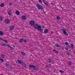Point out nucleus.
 <instances>
[{
    "mask_svg": "<svg viewBox=\"0 0 75 75\" xmlns=\"http://www.w3.org/2000/svg\"><path fill=\"white\" fill-rule=\"evenodd\" d=\"M14 28V26L11 25L10 27V30H13V28Z\"/></svg>",
    "mask_w": 75,
    "mask_h": 75,
    "instance_id": "12",
    "label": "nucleus"
},
{
    "mask_svg": "<svg viewBox=\"0 0 75 75\" xmlns=\"http://www.w3.org/2000/svg\"><path fill=\"white\" fill-rule=\"evenodd\" d=\"M61 49H62V50H64V47H62Z\"/></svg>",
    "mask_w": 75,
    "mask_h": 75,
    "instance_id": "38",
    "label": "nucleus"
},
{
    "mask_svg": "<svg viewBox=\"0 0 75 75\" xmlns=\"http://www.w3.org/2000/svg\"><path fill=\"white\" fill-rule=\"evenodd\" d=\"M49 63H51V61L50 60L49 61Z\"/></svg>",
    "mask_w": 75,
    "mask_h": 75,
    "instance_id": "43",
    "label": "nucleus"
},
{
    "mask_svg": "<svg viewBox=\"0 0 75 75\" xmlns=\"http://www.w3.org/2000/svg\"><path fill=\"white\" fill-rule=\"evenodd\" d=\"M39 1L40 2V3H42V1L41 0H39Z\"/></svg>",
    "mask_w": 75,
    "mask_h": 75,
    "instance_id": "32",
    "label": "nucleus"
},
{
    "mask_svg": "<svg viewBox=\"0 0 75 75\" xmlns=\"http://www.w3.org/2000/svg\"><path fill=\"white\" fill-rule=\"evenodd\" d=\"M0 40H2L3 41V40H4L3 39H2V38H0Z\"/></svg>",
    "mask_w": 75,
    "mask_h": 75,
    "instance_id": "37",
    "label": "nucleus"
},
{
    "mask_svg": "<svg viewBox=\"0 0 75 75\" xmlns=\"http://www.w3.org/2000/svg\"><path fill=\"white\" fill-rule=\"evenodd\" d=\"M36 6L37 7H38V9H39V10H40V9H41V10H42L43 11L44 13L45 12L44 10L43 9V7L42 6H41V5L40 4H37Z\"/></svg>",
    "mask_w": 75,
    "mask_h": 75,
    "instance_id": "3",
    "label": "nucleus"
},
{
    "mask_svg": "<svg viewBox=\"0 0 75 75\" xmlns=\"http://www.w3.org/2000/svg\"><path fill=\"white\" fill-rule=\"evenodd\" d=\"M29 67L33 68H34L33 69L35 71H38V68L35 67V66H34L32 64H30L29 65Z\"/></svg>",
    "mask_w": 75,
    "mask_h": 75,
    "instance_id": "4",
    "label": "nucleus"
},
{
    "mask_svg": "<svg viewBox=\"0 0 75 75\" xmlns=\"http://www.w3.org/2000/svg\"><path fill=\"white\" fill-rule=\"evenodd\" d=\"M23 41L25 42H27V41L25 40V39H24L23 38H22V39H20V41H19V42L21 43Z\"/></svg>",
    "mask_w": 75,
    "mask_h": 75,
    "instance_id": "7",
    "label": "nucleus"
},
{
    "mask_svg": "<svg viewBox=\"0 0 75 75\" xmlns=\"http://www.w3.org/2000/svg\"><path fill=\"white\" fill-rule=\"evenodd\" d=\"M51 62H52V64H53V63H54V61H53V60H52Z\"/></svg>",
    "mask_w": 75,
    "mask_h": 75,
    "instance_id": "35",
    "label": "nucleus"
},
{
    "mask_svg": "<svg viewBox=\"0 0 75 75\" xmlns=\"http://www.w3.org/2000/svg\"><path fill=\"white\" fill-rule=\"evenodd\" d=\"M55 46L57 47H61L60 45H59L57 43H56L55 44Z\"/></svg>",
    "mask_w": 75,
    "mask_h": 75,
    "instance_id": "15",
    "label": "nucleus"
},
{
    "mask_svg": "<svg viewBox=\"0 0 75 75\" xmlns=\"http://www.w3.org/2000/svg\"><path fill=\"white\" fill-rule=\"evenodd\" d=\"M3 18L2 17L0 16V21H1L3 20Z\"/></svg>",
    "mask_w": 75,
    "mask_h": 75,
    "instance_id": "28",
    "label": "nucleus"
},
{
    "mask_svg": "<svg viewBox=\"0 0 75 75\" xmlns=\"http://www.w3.org/2000/svg\"><path fill=\"white\" fill-rule=\"evenodd\" d=\"M42 28H44V26L43 25L42 26Z\"/></svg>",
    "mask_w": 75,
    "mask_h": 75,
    "instance_id": "40",
    "label": "nucleus"
},
{
    "mask_svg": "<svg viewBox=\"0 0 75 75\" xmlns=\"http://www.w3.org/2000/svg\"><path fill=\"white\" fill-rule=\"evenodd\" d=\"M65 45H69V43H68V42H65Z\"/></svg>",
    "mask_w": 75,
    "mask_h": 75,
    "instance_id": "30",
    "label": "nucleus"
},
{
    "mask_svg": "<svg viewBox=\"0 0 75 75\" xmlns=\"http://www.w3.org/2000/svg\"><path fill=\"white\" fill-rule=\"evenodd\" d=\"M5 23L6 24H8L10 23V20L8 19H6L5 20Z\"/></svg>",
    "mask_w": 75,
    "mask_h": 75,
    "instance_id": "6",
    "label": "nucleus"
},
{
    "mask_svg": "<svg viewBox=\"0 0 75 75\" xmlns=\"http://www.w3.org/2000/svg\"><path fill=\"white\" fill-rule=\"evenodd\" d=\"M67 64L68 65H69V66H71V64H72V62H71V61L68 62Z\"/></svg>",
    "mask_w": 75,
    "mask_h": 75,
    "instance_id": "13",
    "label": "nucleus"
},
{
    "mask_svg": "<svg viewBox=\"0 0 75 75\" xmlns=\"http://www.w3.org/2000/svg\"><path fill=\"white\" fill-rule=\"evenodd\" d=\"M15 13L17 14V15H19L20 14L19 11H16L15 12Z\"/></svg>",
    "mask_w": 75,
    "mask_h": 75,
    "instance_id": "14",
    "label": "nucleus"
},
{
    "mask_svg": "<svg viewBox=\"0 0 75 75\" xmlns=\"http://www.w3.org/2000/svg\"><path fill=\"white\" fill-rule=\"evenodd\" d=\"M3 34H4V33L2 32L1 31H0V35H3Z\"/></svg>",
    "mask_w": 75,
    "mask_h": 75,
    "instance_id": "20",
    "label": "nucleus"
},
{
    "mask_svg": "<svg viewBox=\"0 0 75 75\" xmlns=\"http://www.w3.org/2000/svg\"><path fill=\"white\" fill-rule=\"evenodd\" d=\"M21 18L23 20H27V17L25 16H22L21 17Z\"/></svg>",
    "mask_w": 75,
    "mask_h": 75,
    "instance_id": "8",
    "label": "nucleus"
},
{
    "mask_svg": "<svg viewBox=\"0 0 75 75\" xmlns=\"http://www.w3.org/2000/svg\"><path fill=\"white\" fill-rule=\"evenodd\" d=\"M17 61L18 62V64H21L23 65V67L25 68H26V67H27V64H25V63H24L23 62L21 61L20 60L18 59L17 60Z\"/></svg>",
    "mask_w": 75,
    "mask_h": 75,
    "instance_id": "2",
    "label": "nucleus"
},
{
    "mask_svg": "<svg viewBox=\"0 0 75 75\" xmlns=\"http://www.w3.org/2000/svg\"><path fill=\"white\" fill-rule=\"evenodd\" d=\"M67 55H68L69 57V56H70V55H71L70 53L68 52L67 53Z\"/></svg>",
    "mask_w": 75,
    "mask_h": 75,
    "instance_id": "23",
    "label": "nucleus"
},
{
    "mask_svg": "<svg viewBox=\"0 0 75 75\" xmlns=\"http://www.w3.org/2000/svg\"><path fill=\"white\" fill-rule=\"evenodd\" d=\"M33 27L35 29L38 28L39 31H40V33H42V32H43V30L42 29L41 26L40 25H38L37 24H36L34 25Z\"/></svg>",
    "mask_w": 75,
    "mask_h": 75,
    "instance_id": "1",
    "label": "nucleus"
},
{
    "mask_svg": "<svg viewBox=\"0 0 75 75\" xmlns=\"http://www.w3.org/2000/svg\"><path fill=\"white\" fill-rule=\"evenodd\" d=\"M0 75H3V74H1Z\"/></svg>",
    "mask_w": 75,
    "mask_h": 75,
    "instance_id": "46",
    "label": "nucleus"
},
{
    "mask_svg": "<svg viewBox=\"0 0 75 75\" xmlns=\"http://www.w3.org/2000/svg\"><path fill=\"white\" fill-rule=\"evenodd\" d=\"M0 6L1 7H3L4 6V3H2L1 4Z\"/></svg>",
    "mask_w": 75,
    "mask_h": 75,
    "instance_id": "17",
    "label": "nucleus"
},
{
    "mask_svg": "<svg viewBox=\"0 0 75 75\" xmlns=\"http://www.w3.org/2000/svg\"><path fill=\"white\" fill-rule=\"evenodd\" d=\"M2 41H4V42H6V43H8V41L7 40H2Z\"/></svg>",
    "mask_w": 75,
    "mask_h": 75,
    "instance_id": "26",
    "label": "nucleus"
},
{
    "mask_svg": "<svg viewBox=\"0 0 75 75\" xmlns=\"http://www.w3.org/2000/svg\"><path fill=\"white\" fill-rule=\"evenodd\" d=\"M21 54L22 55H23V56H24V55H25V54L24 52H21Z\"/></svg>",
    "mask_w": 75,
    "mask_h": 75,
    "instance_id": "22",
    "label": "nucleus"
},
{
    "mask_svg": "<svg viewBox=\"0 0 75 75\" xmlns=\"http://www.w3.org/2000/svg\"><path fill=\"white\" fill-rule=\"evenodd\" d=\"M56 18L57 20H59V19H60V17L59 16H57Z\"/></svg>",
    "mask_w": 75,
    "mask_h": 75,
    "instance_id": "25",
    "label": "nucleus"
},
{
    "mask_svg": "<svg viewBox=\"0 0 75 75\" xmlns=\"http://www.w3.org/2000/svg\"><path fill=\"white\" fill-rule=\"evenodd\" d=\"M0 60H1V61H2V62H4V59H1L0 58Z\"/></svg>",
    "mask_w": 75,
    "mask_h": 75,
    "instance_id": "24",
    "label": "nucleus"
},
{
    "mask_svg": "<svg viewBox=\"0 0 75 75\" xmlns=\"http://www.w3.org/2000/svg\"><path fill=\"white\" fill-rule=\"evenodd\" d=\"M44 4H45V5H46V6H48L49 5V4H48L47 3H45V2H44Z\"/></svg>",
    "mask_w": 75,
    "mask_h": 75,
    "instance_id": "29",
    "label": "nucleus"
},
{
    "mask_svg": "<svg viewBox=\"0 0 75 75\" xmlns=\"http://www.w3.org/2000/svg\"><path fill=\"white\" fill-rule=\"evenodd\" d=\"M44 33L45 34H47L48 33V30L47 29H45L44 30Z\"/></svg>",
    "mask_w": 75,
    "mask_h": 75,
    "instance_id": "11",
    "label": "nucleus"
},
{
    "mask_svg": "<svg viewBox=\"0 0 75 75\" xmlns=\"http://www.w3.org/2000/svg\"><path fill=\"white\" fill-rule=\"evenodd\" d=\"M65 49L66 50H68V48L67 47H65Z\"/></svg>",
    "mask_w": 75,
    "mask_h": 75,
    "instance_id": "34",
    "label": "nucleus"
},
{
    "mask_svg": "<svg viewBox=\"0 0 75 75\" xmlns=\"http://www.w3.org/2000/svg\"><path fill=\"white\" fill-rule=\"evenodd\" d=\"M6 67H8V64H6Z\"/></svg>",
    "mask_w": 75,
    "mask_h": 75,
    "instance_id": "42",
    "label": "nucleus"
},
{
    "mask_svg": "<svg viewBox=\"0 0 75 75\" xmlns=\"http://www.w3.org/2000/svg\"><path fill=\"white\" fill-rule=\"evenodd\" d=\"M53 51L54 52H55L56 54H58V52L55 49H54L53 50Z\"/></svg>",
    "mask_w": 75,
    "mask_h": 75,
    "instance_id": "16",
    "label": "nucleus"
},
{
    "mask_svg": "<svg viewBox=\"0 0 75 75\" xmlns=\"http://www.w3.org/2000/svg\"><path fill=\"white\" fill-rule=\"evenodd\" d=\"M6 46H8V47H9L10 48H11V49H13V47H12L10 46V45H6Z\"/></svg>",
    "mask_w": 75,
    "mask_h": 75,
    "instance_id": "27",
    "label": "nucleus"
},
{
    "mask_svg": "<svg viewBox=\"0 0 75 75\" xmlns=\"http://www.w3.org/2000/svg\"><path fill=\"white\" fill-rule=\"evenodd\" d=\"M13 47L14 48H15V46H13Z\"/></svg>",
    "mask_w": 75,
    "mask_h": 75,
    "instance_id": "45",
    "label": "nucleus"
},
{
    "mask_svg": "<svg viewBox=\"0 0 75 75\" xmlns=\"http://www.w3.org/2000/svg\"><path fill=\"white\" fill-rule=\"evenodd\" d=\"M59 72L62 73V74H63V73H64V71L62 70H59Z\"/></svg>",
    "mask_w": 75,
    "mask_h": 75,
    "instance_id": "21",
    "label": "nucleus"
},
{
    "mask_svg": "<svg viewBox=\"0 0 75 75\" xmlns=\"http://www.w3.org/2000/svg\"><path fill=\"white\" fill-rule=\"evenodd\" d=\"M51 59H49V61H51Z\"/></svg>",
    "mask_w": 75,
    "mask_h": 75,
    "instance_id": "44",
    "label": "nucleus"
},
{
    "mask_svg": "<svg viewBox=\"0 0 75 75\" xmlns=\"http://www.w3.org/2000/svg\"><path fill=\"white\" fill-rule=\"evenodd\" d=\"M8 14L9 15H10V16H11L12 15V12H11V11L9 12H8Z\"/></svg>",
    "mask_w": 75,
    "mask_h": 75,
    "instance_id": "19",
    "label": "nucleus"
},
{
    "mask_svg": "<svg viewBox=\"0 0 75 75\" xmlns=\"http://www.w3.org/2000/svg\"><path fill=\"white\" fill-rule=\"evenodd\" d=\"M61 30L63 32V33L64 35H68V33H67V30H66V29H65L63 28L61 29Z\"/></svg>",
    "mask_w": 75,
    "mask_h": 75,
    "instance_id": "5",
    "label": "nucleus"
},
{
    "mask_svg": "<svg viewBox=\"0 0 75 75\" xmlns=\"http://www.w3.org/2000/svg\"><path fill=\"white\" fill-rule=\"evenodd\" d=\"M1 56L2 57V59H3V58H4V57H5V55H4L3 54H2L1 55Z\"/></svg>",
    "mask_w": 75,
    "mask_h": 75,
    "instance_id": "18",
    "label": "nucleus"
},
{
    "mask_svg": "<svg viewBox=\"0 0 75 75\" xmlns=\"http://www.w3.org/2000/svg\"><path fill=\"white\" fill-rule=\"evenodd\" d=\"M9 69H12V67H9Z\"/></svg>",
    "mask_w": 75,
    "mask_h": 75,
    "instance_id": "33",
    "label": "nucleus"
},
{
    "mask_svg": "<svg viewBox=\"0 0 75 75\" xmlns=\"http://www.w3.org/2000/svg\"><path fill=\"white\" fill-rule=\"evenodd\" d=\"M30 25H34V24H35V21L33 20H32L30 22Z\"/></svg>",
    "mask_w": 75,
    "mask_h": 75,
    "instance_id": "9",
    "label": "nucleus"
},
{
    "mask_svg": "<svg viewBox=\"0 0 75 75\" xmlns=\"http://www.w3.org/2000/svg\"><path fill=\"white\" fill-rule=\"evenodd\" d=\"M4 45H6V46H7V45H6L5 44L3 43L2 44V46H4Z\"/></svg>",
    "mask_w": 75,
    "mask_h": 75,
    "instance_id": "31",
    "label": "nucleus"
},
{
    "mask_svg": "<svg viewBox=\"0 0 75 75\" xmlns=\"http://www.w3.org/2000/svg\"><path fill=\"white\" fill-rule=\"evenodd\" d=\"M46 68H48V65H46Z\"/></svg>",
    "mask_w": 75,
    "mask_h": 75,
    "instance_id": "36",
    "label": "nucleus"
},
{
    "mask_svg": "<svg viewBox=\"0 0 75 75\" xmlns=\"http://www.w3.org/2000/svg\"><path fill=\"white\" fill-rule=\"evenodd\" d=\"M68 47H69V48H71H71H72V49H73V48H74V45L73 44H72L71 45V46L70 45H69L68 46Z\"/></svg>",
    "mask_w": 75,
    "mask_h": 75,
    "instance_id": "10",
    "label": "nucleus"
},
{
    "mask_svg": "<svg viewBox=\"0 0 75 75\" xmlns=\"http://www.w3.org/2000/svg\"><path fill=\"white\" fill-rule=\"evenodd\" d=\"M9 5L10 6H12V4H11V3H10Z\"/></svg>",
    "mask_w": 75,
    "mask_h": 75,
    "instance_id": "41",
    "label": "nucleus"
},
{
    "mask_svg": "<svg viewBox=\"0 0 75 75\" xmlns=\"http://www.w3.org/2000/svg\"><path fill=\"white\" fill-rule=\"evenodd\" d=\"M42 1H43L44 3H45V1L44 0H42Z\"/></svg>",
    "mask_w": 75,
    "mask_h": 75,
    "instance_id": "39",
    "label": "nucleus"
}]
</instances>
